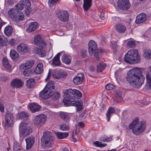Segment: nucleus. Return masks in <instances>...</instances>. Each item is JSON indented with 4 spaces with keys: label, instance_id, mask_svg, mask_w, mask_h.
Returning a JSON list of instances; mask_svg holds the SVG:
<instances>
[{
    "label": "nucleus",
    "instance_id": "obj_1",
    "mask_svg": "<svg viewBox=\"0 0 151 151\" xmlns=\"http://www.w3.org/2000/svg\"><path fill=\"white\" fill-rule=\"evenodd\" d=\"M63 92L65 94V97L63 99L64 105L66 106H74L76 107L77 111L81 110L83 104L79 99L82 96L81 93L77 89H64Z\"/></svg>",
    "mask_w": 151,
    "mask_h": 151
},
{
    "label": "nucleus",
    "instance_id": "obj_2",
    "mask_svg": "<svg viewBox=\"0 0 151 151\" xmlns=\"http://www.w3.org/2000/svg\"><path fill=\"white\" fill-rule=\"evenodd\" d=\"M127 81L134 88L140 87L143 83L145 78L140 70L137 68L130 70L127 73Z\"/></svg>",
    "mask_w": 151,
    "mask_h": 151
},
{
    "label": "nucleus",
    "instance_id": "obj_3",
    "mask_svg": "<svg viewBox=\"0 0 151 151\" xmlns=\"http://www.w3.org/2000/svg\"><path fill=\"white\" fill-rule=\"evenodd\" d=\"M139 121V118H136L129 126V129H132L133 133L136 135L143 132L145 128V122L141 121L138 123Z\"/></svg>",
    "mask_w": 151,
    "mask_h": 151
},
{
    "label": "nucleus",
    "instance_id": "obj_4",
    "mask_svg": "<svg viewBox=\"0 0 151 151\" xmlns=\"http://www.w3.org/2000/svg\"><path fill=\"white\" fill-rule=\"evenodd\" d=\"M124 61L127 63L135 64L139 63L140 56L138 51L135 49H131L128 51L124 57Z\"/></svg>",
    "mask_w": 151,
    "mask_h": 151
},
{
    "label": "nucleus",
    "instance_id": "obj_5",
    "mask_svg": "<svg viewBox=\"0 0 151 151\" xmlns=\"http://www.w3.org/2000/svg\"><path fill=\"white\" fill-rule=\"evenodd\" d=\"M9 17L14 22H18L24 20V16L23 14L19 11L14 9H11L8 12Z\"/></svg>",
    "mask_w": 151,
    "mask_h": 151
},
{
    "label": "nucleus",
    "instance_id": "obj_6",
    "mask_svg": "<svg viewBox=\"0 0 151 151\" xmlns=\"http://www.w3.org/2000/svg\"><path fill=\"white\" fill-rule=\"evenodd\" d=\"M31 4L29 0H22L19 3L17 4L15 6L16 9L17 11L22 10L25 7V13L27 15H29L30 13Z\"/></svg>",
    "mask_w": 151,
    "mask_h": 151
},
{
    "label": "nucleus",
    "instance_id": "obj_7",
    "mask_svg": "<svg viewBox=\"0 0 151 151\" xmlns=\"http://www.w3.org/2000/svg\"><path fill=\"white\" fill-rule=\"evenodd\" d=\"M53 138L51 132L45 131L43 133L41 140L42 145H44L46 147H50L53 143Z\"/></svg>",
    "mask_w": 151,
    "mask_h": 151
},
{
    "label": "nucleus",
    "instance_id": "obj_8",
    "mask_svg": "<svg viewBox=\"0 0 151 151\" xmlns=\"http://www.w3.org/2000/svg\"><path fill=\"white\" fill-rule=\"evenodd\" d=\"M88 52L90 55H93L94 57L98 59L102 50L97 49V46L95 42L91 40L88 43Z\"/></svg>",
    "mask_w": 151,
    "mask_h": 151
},
{
    "label": "nucleus",
    "instance_id": "obj_9",
    "mask_svg": "<svg viewBox=\"0 0 151 151\" xmlns=\"http://www.w3.org/2000/svg\"><path fill=\"white\" fill-rule=\"evenodd\" d=\"M19 133L23 136L26 137L32 132V127L28 124L21 122L19 125Z\"/></svg>",
    "mask_w": 151,
    "mask_h": 151
},
{
    "label": "nucleus",
    "instance_id": "obj_10",
    "mask_svg": "<svg viewBox=\"0 0 151 151\" xmlns=\"http://www.w3.org/2000/svg\"><path fill=\"white\" fill-rule=\"evenodd\" d=\"M46 119V116L44 114H42L36 116L33 122L35 124L40 127L44 124Z\"/></svg>",
    "mask_w": 151,
    "mask_h": 151
},
{
    "label": "nucleus",
    "instance_id": "obj_11",
    "mask_svg": "<svg viewBox=\"0 0 151 151\" xmlns=\"http://www.w3.org/2000/svg\"><path fill=\"white\" fill-rule=\"evenodd\" d=\"M5 127H11L13 126L14 122V117L13 114L9 111H7L5 115Z\"/></svg>",
    "mask_w": 151,
    "mask_h": 151
},
{
    "label": "nucleus",
    "instance_id": "obj_12",
    "mask_svg": "<svg viewBox=\"0 0 151 151\" xmlns=\"http://www.w3.org/2000/svg\"><path fill=\"white\" fill-rule=\"evenodd\" d=\"M34 44L41 48H43L46 47V44L43 39L40 35L35 36Z\"/></svg>",
    "mask_w": 151,
    "mask_h": 151
},
{
    "label": "nucleus",
    "instance_id": "obj_13",
    "mask_svg": "<svg viewBox=\"0 0 151 151\" xmlns=\"http://www.w3.org/2000/svg\"><path fill=\"white\" fill-rule=\"evenodd\" d=\"M58 19L63 22H67L68 21L69 15L67 12L66 11H60L58 14Z\"/></svg>",
    "mask_w": 151,
    "mask_h": 151
},
{
    "label": "nucleus",
    "instance_id": "obj_14",
    "mask_svg": "<svg viewBox=\"0 0 151 151\" xmlns=\"http://www.w3.org/2000/svg\"><path fill=\"white\" fill-rule=\"evenodd\" d=\"M117 3L118 6L122 10H127L130 8V4L127 0H119Z\"/></svg>",
    "mask_w": 151,
    "mask_h": 151
},
{
    "label": "nucleus",
    "instance_id": "obj_15",
    "mask_svg": "<svg viewBox=\"0 0 151 151\" xmlns=\"http://www.w3.org/2000/svg\"><path fill=\"white\" fill-rule=\"evenodd\" d=\"M17 51L20 53L24 54L28 52L29 48L28 46L24 43H22L17 45Z\"/></svg>",
    "mask_w": 151,
    "mask_h": 151
},
{
    "label": "nucleus",
    "instance_id": "obj_16",
    "mask_svg": "<svg viewBox=\"0 0 151 151\" xmlns=\"http://www.w3.org/2000/svg\"><path fill=\"white\" fill-rule=\"evenodd\" d=\"M84 78V74L81 73L78 74L73 79V83L76 85H80L83 82Z\"/></svg>",
    "mask_w": 151,
    "mask_h": 151
},
{
    "label": "nucleus",
    "instance_id": "obj_17",
    "mask_svg": "<svg viewBox=\"0 0 151 151\" xmlns=\"http://www.w3.org/2000/svg\"><path fill=\"white\" fill-rule=\"evenodd\" d=\"M34 62L33 60H29L26 63L21 64L20 66V69H30L34 65Z\"/></svg>",
    "mask_w": 151,
    "mask_h": 151
},
{
    "label": "nucleus",
    "instance_id": "obj_18",
    "mask_svg": "<svg viewBox=\"0 0 151 151\" xmlns=\"http://www.w3.org/2000/svg\"><path fill=\"white\" fill-rule=\"evenodd\" d=\"M51 92L45 88L40 93V96L43 99H46L51 97Z\"/></svg>",
    "mask_w": 151,
    "mask_h": 151
},
{
    "label": "nucleus",
    "instance_id": "obj_19",
    "mask_svg": "<svg viewBox=\"0 0 151 151\" xmlns=\"http://www.w3.org/2000/svg\"><path fill=\"white\" fill-rule=\"evenodd\" d=\"M11 85L13 88H19L22 86L23 83L20 79H15L12 81Z\"/></svg>",
    "mask_w": 151,
    "mask_h": 151
},
{
    "label": "nucleus",
    "instance_id": "obj_20",
    "mask_svg": "<svg viewBox=\"0 0 151 151\" xmlns=\"http://www.w3.org/2000/svg\"><path fill=\"white\" fill-rule=\"evenodd\" d=\"M26 142V149L28 150L30 149L34 144L35 138L33 136H30L25 139Z\"/></svg>",
    "mask_w": 151,
    "mask_h": 151
},
{
    "label": "nucleus",
    "instance_id": "obj_21",
    "mask_svg": "<svg viewBox=\"0 0 151 151\" xmlns=\"http://www.w3.org/2000/svg\"><path fill=\"white\" fill-rule=\"evenodd\" d=\"M146 18V16L145 13H141L137 16L136 23L137 24L142 23L145 21Z\"/></svg>",
    "mask_w": 151,
    "mask_h": 151
},
{
    "label": "nucleus",
    "instance_id": "obj_22",
    "mask_svg": "<svg viewBox=\"0 0 151 151\" xmlns=\"http://www.w3.org/2000/svg\"><path fill=\"white\" fill-rule=\"evenodd\" d=\"M38 27V25L37 22H32L29 24V26L26 29V31L31 32L36 30Z\"/></svg>",
    "mask_w": 151,
    "mask_h": 151
},
{
    "label": "nucleus",
    "instance_id": "obj_23",
    "mask_svg": "<svg viewBox=\"0 0 151 151\" xmlns=\"http://www.w3.org/2000/svg\"><path fill=\"white\" fill-rule=\"evenodd\" d=\"M29 107L30 111L32 113H35L38 111L41 108L40 106L35 103L30 104Z\"/></svg>",
    "mask_w": 151,
    "mask_h": 151
},
{
    "label": "nucleus",
    "instance_id": "obj_24",
    "mask_svg": "<svg viewBox=\"0 0 151 151\" xmlns=\"http://www.w3.org/2000/svg\"><path fill=\"white\" fill-rule=\"evenodd\" d=\"M62 60L63 63L68 65L70 64L71 63V57L68 54H64L62 57Z\"/></svg>",
    "mask_w": 151,
    "mask_h": 151
},
{
    "label": "nucleus",
    "instance_id": "obj_25",
    "mask_svg": "<svg viewBox=\"0 0 151 151\" xmlns=\"http://www.w3.org/2000/svg\"><path fill=\"white\" fill-rule=\"evenodd\" d=\"M55 84L54 81H50L47 84L45 88L51 92L53 89H55Z\"/></svg>",
    "mask_w": 151,
    "mask_h": 151
},
{
    "label": "nucleus",
    "instance_id": "obj_26",
    "mask_svg": "<svg viewBox=\"0 0 151 151\" xmlns=\"http://www.w3.org/2000/svg\"><path fill=\"white\" fill-rule=\"evenodd\" d=\"M115 111V109L113 107H110L109 108L106 114L107 122L109 121L112 114L114 113Z\"/></svg>",
    "mask_w": 151,
    "mask_h": 151
},
{
    "label": "nucleus",
    "instance_id": "obj_27",
    "mask_svg": "<svg viewBox=\"0 0 151 151\" xmlns=\"http://www.w3.org/2000/svg\"><path fill=\"white\" fill-rule=\"evenodd\" d=\"M83 7L84 10L87 11L89 10L92 4L91 0H83Z\"/></svg>",
    "mask_w": 151,
    "mask_h": 151
},
{
    "label": "nucleus",
    "instance_id": "obj_28",
    "mask_svg": "<svg viewBox=\"0 0 151 151\" xmlns=\"http://www.w3.org/2000/svg\"><path fill=\"white\" fill-rule=\"evenodd\" d=\"M2 62L4 66L7 70H10L12 68L11 64L9 63L8 60L6 58H3Z\"/></svg>",
    "mask_w": 151,
    "mask_h": 151
},
{
    "label": "nucleus",
    "instance_id": "obj_29",
    "mask_svg": "<svg viewBox=\"0 0 151 151\" xmlns=\"http://www.w3.org/2000/svg\"><path fill=\"white\" fill-rule=\"evenodd\" d=\"M41 47H35L34 49L35 52L37 54L41 57H43L45 56V52L42 49V48Z\"/></svg>",
    "mask_w": 151,
    "mask_h": 151
},
{
    "label": "nucleus",
    "instance_id": "obj_30",
    "mask_svg": "<svg viewBox=\"0 0 151 151\" xmlns=\"http://www.w3.org/2000/svg\"><path fill=\"white\" fill-rule=\"evenodd\" d=\"M55 134L59 139H63L66 138L68 136V132H56Z\"/></svg>",
    "mask_w": 151,
    "mask_h": 151
},
{
    "label": "nucleus",
    "instance_id": "obj_31",
    "mask_svg": "<svg viewBox=\"0 0 151 151\" xmlns=\"http://www.w3.org/2000/svg\"><path fill=\"white\" fill-rule=\"evenodd\" d=\"M60 55V53H58L53 58L52 61V64L55 66L60 65L59 57Z\"/></svg>",
    "mask_w": 151,
    "mask_h": 151
},
{
    "label": "nucleus",
    "instance_id": "obj_32",
    "mask_svg": "<svg viewBox=\"0 0 151 151\" xmlns=\"http://www.w3.org/2000/svg\"><path fill=\"white\" fill-rule=\"evenodd\" d=\"M29 115L27 113L21 112L19 113L17 116L18 118L19 119H23L27 120L28 119Z\"/></svg>",
    "mask_w": 151,
    "mask_h": 151
},
{
    "label": "nucleus",
    "instance_id": "obj_33",
    "mask_svg": "<svg viewBox=\"0 0 151 151\" xmlns=\"http://www.w3.org/2000/svg\"><path fill=\"white\" fill-rule=\"evenodd\" d=\"M116 30L120 33H123L126 30V27L123 24H116Z\"/></svg>",
    "mask_w": 151,
    "mask_h": 151
},
{
    "label": "nucleus",
    "instance_id": "obj_34",
    "mask_svg": "<svg viewBox=\"0 0 151 151\" xmlns=\"http://www.w3.org/2000/svg\"><path fill=\"white\" fill-rule=\"evenodd\" d=\"M43 70V65L42 63H38L35 70V72L37 74H40Z\"/></svg>",
    "mask_w": 151,
    "mask_h": 151
},
{
    "label": "nucleus",
    "instance_id": "obj_35",
    "mask_svg": "<svg viewBox=\"0 0 151 151\" xmlns=\"http://www.w3.org/2000/svg\"><path fill=\"white\" fill-rule=\"evenodd\" d=\"M143 56L146 58H151V50L149 49H146L143 50Z\"/></svg>",
    "mask_w": 151,
    "mask_h": 151
},
{
    "label": "nucleus",
    "instance_id": "obj_36",
    "mask_svg": "<svg viewBox=\"0 0 151 151\" xmlns=\"http://www.w3.org/2000/svg\"><path fill=\"white\" fill-rule=\"evenodd\" d=\"M13 32L12 28L10 26L6 27L4 30V32L7 36L10 35Z\"/></svg>",
    "mask_w": 151,
    "mask_h": 151
},
{
    "label": "nucleus",
    "instance_id": "obj_37",
    "mask_svg": "<svg viewBox=\"0 0 151 151\" xmlns=\"http://www.w3.org/2000/svg\"><path fill=\"white\" fill-rule=\"evenodd\" d=\"M35 82L34 79L31 78L27 80L26 81V84L28 88H31L35 84Z\"/></svg>",
    "mask_w": 151,
    "mask_h": 151
},
{
    "label": "nucleus",
    "instance_id": "obj_38",
    "mask_svg": "<svg viewBox=\"0 0 151 151\" xmlns=\"http://www.w3.org/2000/svg\"><path fill=\"white\" fill-rule=\"evenodd\" d=\"M10 55L11 58L13 60L17 58L19 55L18 53L13 50H11Z\"/></svg>",
    "mask_w": 151,
    "mask_h": 151
},
{
    "label": "nucleus",
    "instance_id": "obj_39",
    "mask_svg": "<svg viewBox=\"0 0 151 151\" xmlns=\"http://www.w3.org/2000/svg\"><path fill=\"white\" fill-rule=\"evenodd\" d=\"M50 95H51V97L53 99L56 100L59 98L60 94L58 92H55L53 93V92L52 91Z\"/></svg>",
    "mask_w": 151,
    "mask_h": 151
},
{
    "label": "nucleus",
    "instance_id": "obj_40",
    "mask_svg": "<svg viewBox=\"0 0 151 151\" xmlns=\"http://www.w3.org/2000/svg\"><path fill=\"white\" fill-rule=\"evenodd\" d=\"M105 66L106 65L104 63H99L97 66V71L99 72H101L104 69Z\"/></svg>",
    "mask_w": 151,
    "mask_h": 151
},
{
    "label": "nucleus",
    "instance_id": "obj_41",
    "mask_svg": "<svg viewBox=\"0 0 151 151\" xmlns=\"http://www.w3.org/2000/svg\"><path fill=\"white\" fill-rule=\"evenodd\" d=\"M60 116L62 119L65 122H68L69 120V117L65 113H63L60 114Z\"/></svg>",
    "mask_w": 151,
    "mask_h": 151
},
{
    "label": "nucleus",
    "instance_id": "obj_42",
    "mask_svg": "<svg viewBox=\"0 0 151 151\" xmlns=\"http://www.w3.org/2000/svg\"><path fill=\"white\" fill-rule=\"evenodd\" d=\"M146 79L147 80L146 86L151 88V76L149 74H146Z\"/></svg>",
    "mask_w": 151,
    "mask_h": 151
},
{
    "label": "nucleus",
    "instance_id": "obj_43",
    "mask_svg": "<svg viewBox=\"0 0 151 151\" xmlns=\"http://www.w3.org/2000/svg\"><path fill=\"white\" fill-rule=\"evenodd\" d=\"M13 149L14 151H21L22 148L19 144L16 143L14 144Z\"/></svg>",
    "mask_w": 151,
    "mask_h": 151
},
{
    "label": "nucleus",
    "instance_id": "obj_44",
    "mask_svg": "<svg viewBox=\"0 0 151 151\" xmlns=\"http://www.w3.org/2000/svg\"><path fill=\"white\" fill-rule=\"evenodd\" d=\"M52 76L56 79H59V70H54L52 73Z\"/></svg>",
    "mask_w": 151,
    "mask_h": 151
},
{
    "label": "nucleus",
    "instance_id": "obj_45",
    "mask_svg": "<svg viewBox=\"0 0 151 151\" xmlns=\"http://www.w3.org/2000/svg\"><path fill=\"white\" fill-rule=\"evenodd\" d=\"M60 128L61 130L63 131L68 130L69 129L68 125L66 124H64L60 125Z\"/></svg>",
    "mask_w": 151,
    "mask_h": 151
},
{
    "label": "nucleus",
    "instance_id": "obj_46",
    "mask_svg": "<svg viewBox=\"0 0 151 151\" xmlns=\"http://www.w3.org/2000/svg\"><path fill=\"white\" fill-rule=\"evenodd\" d=\"M23 72L24 75L26 76H28L32 74V71L29 69H24Z\"/></svg>",
    "mask_w": 151,
    "mask_h": 151
},
{
    "label": "nucleus",
    "instance_id": "obj_47",
    "mask_svg": "<svg viewBox=\"0 0 151 151\" xmlns=\"http://www.w3.org/2000/svg\"><path fill=\"white\" fill-rule=\"evenodd\" d=\"M122 93L119 91H116L115 92V96L116 98L121 100L122 99Z\"/></svg>",
    "mask_w": 151,
    "mask_h": 151
},
{
    "label": "nucleus",
    "instance_id": "obj_48",
    "mask_svg": "<svg viewBox=\"0 0 151 151\" xmlns=\"http://www.w3.org/2000/svg\"><path fill=\"white\" fill-rule=\"evenodd\" d=\"M67 76V73L64 70H59V79L66 77Z\"/></svg>",
    "mask_w": 151,
    "mask_h": 151
},
{
    "label": "nucleus",
    "instance_id": "obj_49",
    "mask_svg": "<svg viewBox=\"0 0 151 151\" xmlns=\"http://www.w3.org/2000/svg\"><path fill=\"white\" fill-rule=\"evenodd\" d=\"M97 147H103L106 146V144H102L99 141H96L93 143Z\"/></svg>",
    "mask_w": 151,
    "mask_h": 151
},
{
    "label": "nucleus",
    "instance_id": "obj_50",
    "mask_svg": "<svg viewBox=\"0 0 151 151\" xmlns=\"http://www.w3.org/2000/svg\"><path fill=\"white\" fill-rule=\"evenodd\" d=\"M105 88L107 90H109L114 89L115 86L112 84H108L106 86Z\"/></svg>",
    "mask_w": 151,
    "mask_h": 151
},
{
    "label": "nucleus",
    "instance_id": "obj_51",
    "mask_svg": "<svg viewBox=\"0 0 151 151\" xmlns=\"http://www.w3.org/2000/svg\"><path fill=\"white\" fill-rule=\"evenodd\" d=\"M135 42L132 41H129L127 43V45L130 48H133L135 46Z\"/></svg>",
    "mask_w": 151,
    "mask_h": 151
},
{
    "label": "nucleus",
    "instance_id": "obj_52",
    "mask_svg": "<svg viewBox=\"0 0 151 151\" xmlns=\"http://www.w3.org/2000/svg\"><path fill=\"white\" fill-rule=\"evenodd\" d=\"M58 0H49L48 4L49 6H51L52 5L56 4Z\"/></svg>",
    "mask_w": 151,
    "mask_h": 151
},
{
    "label": "nucleus",
    "instance_id": "obj_53",
    "mask_svg": "<svg viewBox=\"0 0 151 151\" xmlns=\"http://www.w3.org/2000/svg\"><path fill=\"white\" fill-rule=\"evenodd\" d=\"M86 53L87 51L86 50H83L81 51V55L83 58H85L86 56Z\"/></svg>",
    "mask_w": 151,
    "mask_h": 151
},
{
    "label": "nucleus",
    "instance_id": "obj_54",
    "mask_svg": "<svg viewBox=\"0 0 151 151\" xmlns=\"http://www.w3.org/2000/svg\"><path fill=\"white\" fill-rule=\"evenodd\" d=\"M15 42V40L13 39H12L9 41V44L12 46H13L14 45Z\"/></svg>",
    "mask_w": 151,
    "mask_h": 151
},
{
    "label": "nucleus",
    "instance_id": "obj_55",
    "mask_svg": "<svg viewBox=\"0 0 151 151\" xmlns=\"http://www.w3.org/2000/svg\"><path fill=\"white\" fill-rule=\"evenodd\" d=\"M104 13L103 11L101 12V14L100 15V18L101 20H104L105 19L104 16Z\"/></svg>",
    "mask_w": 151,
    "mask_h": 151
},
{
    "label": "nucleus",
    "instance_id": "obj_56",
    "mask_svg": "<svg viewBox=\"0 0 151 151\" xmlns=\"http://www.w3.org/2000/svg\"><path fill=\"white\" fill-rule=\"evenodd\" d=\"M4 41L1 36L0 35V47H2L4 45Z\"/></svg>",
    "mask_w": 151,
    "mask_h": 151
},
{
    "label": "nucleus",
    "instance_id": "obj_57",
    "mask_svg": "<svg viewBox=\"0 0 151 151\" xmlns=\"http://www.w3.org/2000/svg\"><path fill=\"white\" fill-rule=\"evenodd\" d=\"M8 78L7 77H5L4 76H2V77H0V80L1 81L5 82L7 80Z\"/></svg>",
    "mask_w": 151,
    "mask_h": 151
},
{
    "label": "nucleus",
    "instance_id": "obj_58",
    "mask_svg": "<svg viewBox=\"0 0 151 151\" xmlns=\"http://www.w3.org/2000/svg\"><path fill=\"white\" fill-rule=\"evenodd\" d=\"M0 110L1 112H3L4 111V107L3 106V103L0 104Z\"/></svg>",
    "mask_w": 151,
    "mask_h": 151
},
{
    "label": "nucleus",
    "instance_id": "obj_59",
    "mask_svg": "<svg viewBox=\"0 0 151 151\" xmlns=\"http://www.w3.org/2000/svg\"><path fill=\"white\" fill-rule=\"evenodd\" d=\"M51 73L50 72V70H49V72L47 76V78L45 79L46 81H48L50 78V77L51 76Z\"/></svg>",
    "mask_w": 151,
    "mask_h": 151
},
{
    "label": "nucleus",
    "instance_id": "obj_60",
    "mask_svg": "<svg viewBox=\"0 0 151 151\" xmlns=\"http://www.w3.org/2000/svg\"><path fill=\"white\" fill-rule=\"evenodd\" d=\"M79 125L81 127L83 128L84 127L85 124L83 122H79Z\"/></svg>",
    "mask_w": 151,
    "mask_h": 151
},
{
    "label": "nucleus",
    "instance_id": "obj_61",
    "mask_svg": "<svg viewBox=\"0 0 151 151\" xmlns=\"http://www.w3.org/2000/svg\"><path fill=\"white\" fill-rule=\"evenodd\" d=\"M146 74H149L150 76H151V67L149 68Z\"/></svg>",
    "mask_w": 151,
    "mask_h": 151
},
{
    "label": "nucleus",
    "instance_id": "obj_62",
    "mask_svg": "<svg viewBox=\"0 0 151 151\" xmlns=\"http://www.w3.org/2000/svg\"><path fill=\"white\" fill-rule=\"evenodd\" d=\"M108 139H107L106 138H104L103 137H101L100 139V140L102 142H105V141H106L107 142H108Z\"/></svg>",
    "mask_w": 151,
    "mask_h": 151
},
{
    "label": "nucleus",
    "instance_id": "obj_63",
    "mask_svg": "<svg viewBox=\"0 0 151 151\" xmlns=\"http://www.w3.org/2000/svg\"><path fill=\"white\" fill-rule=\"evenodd\" d=\"M72 138H73L72 140L73 142H75L77 141V140L74 137L73 134H72Z\"/></svg>",
    "mask_w": 151,
    "mask_h": 151
},
{
    "label": "nucleus",
    "instance_id": "obj_64",
    "mask_svg": "<svg viewBox=\"0 0 151 151\" xmlns=\"http://www.w3.org/2000/svg\"><path fill=\"white\" fill-rule=\"evenodd\" d=\"M62 151H69V149L67 148H64L62 149Z\"/></svg>",
    "mask_w": 151,
    "mask_h": 151
}]
</instances>
